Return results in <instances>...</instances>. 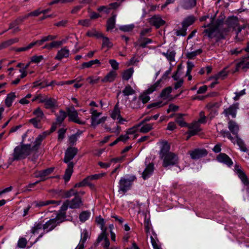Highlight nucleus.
<instances>
[{
  "label": "nucleus",
  "mask_w": 249,
  "mask_h": 249,
  "mask_svg": "<svg viewBox=\"0 0 249 249\" xmlns=\"http://www.w3.org/2000/svg\"><path fill=\"white\" fill-rule=\"evenodd\" d=\"M78 149L77 148L70 147L67 148L65 153V157L63 161L65 163H67V168H66L63 178L65 182L70 180L71 175L73 172L74 163L71 161L75 156L77 154Z\"/></svg>",
  "instance_id": "1"
},
{
  "label": "nucleus",
  "mask_w": 249,
  "mask_h": 249,
  "mask_svg": "<svg viewBox=\"0 0 249 249\" xmlns=\"http://www.w3.org/2000/svg\"><path fill=\"white\" fill-rule=\"evenodd\" d=\"M95 221L97 224L100 226L102 230V232L99 235L97 239V243H99L102 241H104L102 243V246L103 247L104 249H112L111 248H109L110 243L107 237V228L105 226V219L103 218L101 215H99L96 218Z\"/></svg>",
  "instance_id": "2"
},
{
  "label": "nucleus",
  "mask_w": 249,
  "mask_h": 249,
  "mask_svg": "<svg viewBox=\"0 0 249 249\" xmlns=\"http://www.w3.org/2000/svg\"><path fill=\"white\" fill-rule=\"evenodd\" d=\"M32 150L30 144H22L16 146L13 153V158L12 160H18L25 159L31 154Z\"/></svg>",
  "instance_id": "3"
},
{
  "label": "nucleus",
  "mask_w": 249,
  "mask_h": 249,
  "mask_svg": "<svg viewBox=\"0 0 249 249\" xmlns=\"http://www.w3.org/2000/svg\"><path fill=\"white\" fill-rule=\"evenodd\" d=\"M136 179V177L133 175H127L121 178L119 181L118 192L124 194L131 188Z\"/></svg>",
  "instance_id": "4"
},
{
  "label": "nucleus",
  "mask_w": 249,
  "mask_h": 249,
  "mask_svg": "<svg viewBox=\"0 0 249 249\" xmlns=\"http://www.w3.org/2000/svg\"><path fill=\"white\" fill-rule=\"evenodd\" d=\"M161 158L163 159L162 166L165 168L176 165L178 163V156L173 152H170Z\"/></svg>",
  "instance_id": "5"
},
{
  "label": "nucleus",
  "mask_w": 249,
  "mask_h": 249,
  "mask_svg": "<svg viewBox=\"0 0 249 249\" xmlns=\"http://www.w3.org/2000/svg\"><path fill=\"white\" fill-rule=\"evenodd\" d=\"M67 116L69 117V120L70 121L82 125L86 124L85 121H82L79 120L78 116V112L73 107H67Z\"/></svg>",
  "instance_id": "6"
},
{
  "label": "nucleus",
  "mask_w": 249,
  "mask_h": 249,
  "mask_svg": "<svg viewBox=\"0 0 249 249\" xmlns=\"http://www.w3.org/2000/svg\"><path fill=\"white\" fill-rule=\"evenodd\" d=\"M110 117L113 120H116V123L119 124H123L124 122H126V120L121 115V111L119 107L118 102L115 105L113 109L111 111Z\"/></svg>",
  "instance_id": "7"
},
{
  "label": "nucleus",
  "mask_w": 249,
  "mask_h": 249,
  "mask_svg": "<svg viewBox=\"0 0 249 249\" xmlns=\"http://www.w3.org/2000/svg\"><path fill=\"white\" fill-rule=\"evenodd\" d=\"M191 159L197 160L207 155L208 152L205 149H196L194 150L189 151Z\"/></svg>",
  "instance_id": "8"
},
{
  "label": "nucleus",
  "mask_w": 249,
  "mask_h": 249,
  "mask_svg": "<svg viewBox=\"0 0 249 249\" xmlns=\"http://www.w3.org/2000/svg\"><path fill=\"white\" fill-rule=\"evenodd\" d=\"M149 22L156 28H159L165 24V21L161 18L159 15H154L150 18Z\"/></svg>",
  "instance_id": "9"
},
{
  "label": "nucleus",
  "mask_w": 249,
  "mask_h": 249,
  "mask_svg": "<svg viewBox=\"0 0 249 249\" xmlns=\"http://www.w3.org/2000/svg\"><path fill=\"white\" fill-rule=\"evenodd\" d=\"M234 171L237 174L244 184L245 185H248L249 184V181L247 176L242 169L241 166L239 164H235L234 166Z\"/></svg>",
  "instance_id": "10"
},
{
  "label": "nucleus",
  "mask_w": 249,
  "mask_h": 249,
  "mask_svg": "<svg viewBox=\"0 0 249 249\" xmlns=\"http://www.w3.org/2000/svg\"><path fill=\"white\" fill-rule=\"evenodd\" d=\"M216 160L228 167H231L233 165L232 160L225 153H220L218 154L216 157Z\"/></svg>",
  "instance_id": "11"
},
{
  "label": "nucleus",
  "mask_w": 249,
  "mask_h": 249,
  "mask_svg": "<svg viewBox=\"0 0 249 249\" xmlns=\"http://www.w3.org/2000/svg\"><path fill=\"white\" fill-rule=\"evenodd\" d=\"M67 201L69 204V208L72 209H79L83 205L81 198L78 195H76L73 198Z\"/></svg>",
  "instance_id": "12"
},
{
  "label": "nucleus",
  "mask_w": 249,
  "mask_h": 249,
  "mask_svg": "<svg viewBox=\"0 0 249 249\" xmlns=\"http://www.w3.org/2000/svg\"><path fill=\"white\" fill-rule=\"evenodd\" d=\"M227 28L225 29L224 32H227L229 31L230 28L235 29L239 25V21L238 18L235 17L229 18L226 21L225 23Z\"/></svg>",
  "instance_id": "13"
},
{
  "label": "nucleus",
  "mask_w": 249,
  "mask_h": 249,
  "mask_svg": "<svg viewBox=\"0 0 249 249\" xmlns=\"http://www.w3.org/2000/svg\"><path fill=\"white\" fill-rule=\"evenodd\" d=\"M70 54L69 49L67 46L64 47L58 50L54 58L56 60L61 61L63 58L69 57Z\"/></svg>",
  "instance_id": "14"
},
{
  "label": "nucleus",
  "mask_w": 249,
  "mask_h": 249,
  "mask_svg": "<svg viewBox=\"0 0 249 249\" xmlns=\"http://www.w3.org/2000/svg\"><path fill=\"white\" fill-rule=\"evenodd\" d=\"M238 108V104L236 103L230 106L228 108L224 109L223 113L226 117L231 115L232 118H235L237 109Z\"/></svg>",
  "instance_id": "15"
},
{
  "label": "nucleus",
  "mask_w": 249,
  "mask_h": 249,
  "mask_svg": "<svg viewBox=\"0 0 249 249\" xmlns=\"http://www.w3.org/2000/svg\"><path fill=\"white\" fill-rule=\"evenodd\" d=\"M43 231L44 232H48L53 231L57 226V223L54 219H51L43 224Z\"/></svg>",
  "instance_id": "16"
},
{
  "label": "nucleus",
  "mask_w": 249,
  "mask_h": 249,
  "mask_svg": "<svg viewBox=\"0 0 249 249\" xmlns=\"http://www.w3.org/2000/svg\"><path fill=\"white\" fill-rule=\"evenodd\" d=\"M154 169V166L153 163L148 164L142 174V178L145 180L149 178L153 174Z\"/></svg>",
  "instance_id": "17"
},
{
  "label": "nucleus",
  "mask_w": 249,
  "mask_h": 249,
  "mask_svg": "<svg viewBox=\"0 0 249 249\" xmlns=\"http://www.w3.org/2000/svg\"><path fill=\"white\" fill-rule=\"evenodd\" d=\"M47 135V133L46 132H43V133L39 134L36 138L35 142L34 145L32 148L33 150H37L39 146L41 145L42 141L46 138Z\"/></svg>",
  "instance_id": "18"
},
{
  "label": "nucleus",
  "mask_w": 249,
  "mask_h": 249,
  "mask_svg": "<svg viewBox=\"0 0 249 249\" xmlns=\"http://www.w3.org/2000/svg\"><path fill=\"white\" fill-rule=\"evenodd\" d=\"M152 42V40L150 38L140 36L138 39V41L134 43V46L136 47L139 45L140 47L144 48L147 44L151 43Z\"/></svg>",
  "instance_id": "19"
},
{
  "label": "nucleus",
  "mask_w": 249,
  "mask_h": 249,
  "mask_svg": "<svg viewBox=\"0 0 249 249\" xmlns=\"http://www.w3.org/2000/svg\"><path fill=\"white\" fill-rule=\"evenodd\" d=\"M117 72L114 71H110L104 78L101 79L103 83H110L114 81L117 77Z\"/></svg>",
  "instance_id": "20"
},
{
  "label": "nucleus",
  "mask_w": 249,
  "mask_h": 249,
  "mask_svg": "<svg viewBox=\"0 0 249 249\" xmlns=\"http://www.w3.org/2000/svg\"><path fill=\"white\" fill-rule=\"evenodd\" d=\"M196 0H181V5L184 9H190L196 6Z\"/></svg>",
  "instance_id": "21"
},
{
  "label": "nucleus",
  "mask_w": 249,
  "mask_h": 249,
  "mask_svg": "<svg viewBox=\"0 0 249 249\" xmlns=\"http://www.w3.org/2000/svg\"><path fill=\"white\" fill-rule=\"evenodd\" d=\"M44 103V107L46 109L53 108L57 106L56 100L52 98H48L47 97Z\"/></svg>",
  "instance_id": "22"
},
{
  "label": "nucleus",
  "mask_w": 249,
  "mask_h": 249,
  "mask_svg": "<svg viewBox=\"0 0 249 249\" xmlns=\"http://www.w3.org/2000/svg\"><path fill=\"white\" fill-rule=\"evenodd\" d=\"M228 128L233 135H235V136L238 135L239 127L236 122L232 120H230L228 123Z\"/></svg>",
  "instance_id": "23"
},
{
  "label": "nucleus",
  "mask_w": 249,
  "mask_h": 249,
  "mask_svg": "<svg viewBox=\"0 0 249 249\" xmlns=\"http://www.w3.org/2000/svg\"><path fill=\"white\" fill-rule=\"evenodd\" d=\"M53 168H49L43 170L37 171L35 173L36 178H44L51 174L53 171Z\"/></svg>",
  "instance_id": "24"
},
{
  "label": "nucleus",
  "mask_w": 249,
  "mask_h": 249,
  "mask_svg": "<svg viewBox=\"0 0 249 249\" xmlns=\"http://www.w3.org/2000/svg\"><path fill=\"white\" fill-rule=\"evenodd\" d=\"M116 15L112 14V16L109 18L107 22V31H109L114 28L116 22Z\"/></svg>",
  "instance_id": "25"
},
{
  "label": "nucleus",
  "mask_w": 249,
  "mask_h": 249,
  "mask_svg": "<svg viewBox=\"0 0 249 249\" xmlns=\"http://www.w3.org/2000/svg\"><path fill=\"white\" fill-rule=\"evenodd\" d=\"M141 125L140 123L134 125L128 129L126 131V133L128 136L130 135H134L133 139H136L139 136V134H136V132L139 130V128Z\"/></svg>",
  "instance_id": "26"
},
{
  "label": "nucleus",
  "mask_w": 249,
  "mask_h": 249,
  "mask_svg": "<svg viewBox=\"0 0 249 249\" xmlns=\"http://www.w3.org/2000/svg\"><path fill=\"white\" fill-rule=\"evenodd\" d=\"M203 33L205 34L204 36H207L209 39H212L216 36L217 30L215 28H209L205 29Z\"/></svg>",
  "instance_id": "27"
},
{
  "label": "nucleus",
  "mask_w": 249,
  "mask_h": 249,
  "mask_svg": "<svg viewBox=\"0 0 249 249\" xmlns=\"http://www.w3.org/2000/svg\"><path fill=\"white\" fill-rule=\"evenodd\" d=\"M170 145L167 142H164L162 143V146L160 152V157L161 158L164 155L169 154L170 152Z\"/></svg>",
  "instance_id": "28"
},
{
  "label": "nucleus",
  "mask_w": 249,
  "mask_h": 249,
  "mask_svg": "<svg viewBox=\"0 0 249 249\" xmlns=\"http://www.w3.org/2000/svg\"><path fill=\"white\" fill-rule=\"evenodd\" d=\"M97 117H91V126L95 128L97 125L104 123L107 120L106 117H103L98 119Z\"/></svg>",
  "instance_id": "29"
},
{
  "label": "nucleus",
  "mask_w": 249,
  "mask_h": 249,
  "mask_svg": "<svg viewBox=\"0 0 249 249\" xmlns=\"http://www.w3.org/2000/svg\"><path fill=\"white\" fill-rule=\"evenodd\" d=\"M162 81V79H160L155 83L151 85L145 91L147 94H151L154 91H156L159 88L161 87L160 83Z\"/></svg>",
  "instance_id": "30"
},
{
  "label": "nucleus",
  "mask_w": 249,
  "mask_h": 249,
  "mask_svg": "<svg viewBox=\"0 0 249 249\" xmlns=\"http://www.w3.org/2000/svg\"><path fill=\"white\" fill-rule=\"evenodd\" d=\"M234 139L235 144L236 143L239 146L240 150L243 152H247L248 148L246 147L243 141L239 137L238 135H236Z\"/></svg>",
  "instance_id": "31"
},
{
  "label": "nucleus",
  "mask_w": 249,
  "mask_h": 249,
  "mask_svg": "<svg viewBox=\"0 0 249 249\" xmlns=\"http://www.w3.org/2000/svg\"><path fill=\"white\" fill-rule=\"evenodd\" d=\"M18 39L17 38L10 39L0 43V50H2L7 47L15 43L18 42Z\"/></svg>",
  "instance_id": "32"
},
{
  "label": "nucleus",
  "mask_w": 249,
  "mask_h": 249,
  "mask_svg": "<svg viewBox=\"0 0 249 249\" xmlns=\"http://www.w3.org/2000/svg\"><path fill=\"white\" fill-rule=\"evenodd\" d=\"M134 72L133 68H130L124 70L122 73V79L124 80L128 81L132 76Z\"/></svg>",
  "instance_id": "33"
},
{
  "label": "nucleus",
  "mask_w": 249,
  "mask_h": 249,
  "mask_svg": "<svg viewBox=\"0 0 249 249\" xmlns=\"http://www.w3.org/2000/svg\"><path fill=\"white\" fill-rule=\"evenodd\" d=\"M55 116L56 117V123L60 124L63 122L65 118L67 117V113L63 110L61 109L59 110V114L58 115L56 114Z\"/></svg>",
  "instance_id": "34"
},
{
  "label": "nucleus",
  "mask_w": 249,
  "mask_h": 249,
  "mask_svg": "<svg viewBox=\"0 0 249 249\" xmlns=\"http://www.w3.org/2000/svg\"><path fill=\"white\" fill-rule=\"evenodd\" d=\"M217 132L224 138L227 137L230 139L231 142L235 144V139L232 137L231 134V133L226 130H219L218 127H217Z\"/></svg>",
  "instance_id": "35"
},
{
  "label": "nucleus",
  "mask_w": 249,
  "mask_h": 249,
  "mask_svg": "<svg viewBox=\"0 0 249 249\" xmlns=\"http://www.w3.org/2000/svg\"><path fill=\"white\" fill-rule=\"evenodd\" d=\"M196 20V18L193 16H190L186 18L182 22V27H185L186 28L193 24Z\"/></svg>",
  "instance_id": "36"
},
{
  "label": "nucleus",
  "mask_w": 249,
  "mask_h": 249,
  "mask_svg": "<svg viewBox=\"0 0 249 249\" xmlns=\"http://www.w3.org/2000/svg\"><path fill=\"white\" fill-rule=\"evenodd\" d=\"M153 124H142L139 131L142 133H146L153 129Z\"/></svg>",
  "instance_id": "37"
},
{
  "label": "nucleus",
  "mask_w": 249,
  "mask_h": 249,
  "mask_svg": "<svg viewBox=\"0 0 249 249\" xmlns=\"http://www.w3.org/2000/svg\"><path fill=\"white\" fill-rule=\"evenodd\" d=\"M16 94L15 92H11L8 94L5 100L6 106L7 107H11L13 101L16 98Z\"/></svg>",
  "instance_id": "38"
},
{
  "label": "nucleus",
  "mask_w": 249,
  "mask_h": 249,
  "mask_svg": "<svg viewBox=\"0 0 249 249\" xmlns=\"http://www.w3.org/2000/svg\"><path fill=\"white\" fill-rule=\"evenodd\" d=\"M43 224L41 222H36L35 223L34 226L31 230L32 233L35 234L38 233V231L43 229Z\"/></svg>",
  "instance_id": "39"
},
{
  "label": "nucleus",
  "mask_w": 249,
  "mask_h": 249,
  "mask_svg": "<svg viewBox=\"0 0 249 249\" xmlns=\"http://www.w3.org/2000/svg\"><path fill=\"white\" fill-rule=\"evenodd\" d=\"M162 54L165 56L170 62L175 61V57L176 54L175 51L168 50L166 53H162Z\"/></svg>",
  "instance_id": "40"
},
{
  "label": "nucleus",
  "mask_w": 249,
  "mask_h": 249,
  "mask_svg": "<svg viewBox=\"0 0 249 249\" xmlns=\"http://www.w3.org/2000/svg\"><path fill=\"white\" fill-rule=\"evenodd\" d=\"M172 91V88L171 87H168L162 90L160 94V97L163 99H167L169 97Z\"/></svg>",
  "instance_id": "41"
},
{
  "label": "nucleus",
  "mask_w": 249,
  "mask_h": 249,
  "mask_svg": "<svg viewBox=\"0 0 249 249\" xmlns=\"http://www.w3.org/2000/svg\"><path fill=\"white\" fill-rule=\"evenodd\" d=\"M53 83V81H52L50 83H47V82L45 80L42 82H40V81H36L33 83V88H36L37 87H40V89H42L46 87L50 86Z\"/></svg>",
  "instance_id": "42"
},
{
  "label": "nucleus",
  "mask_w": 249,
  "mask_h": 249,
  "mask_svg": "<svg viewBox=\"0 0 249 249\" xmlns=\"http://www.w3.org/2000/svg\"><path fill=\"white\" fill-rule=\"evenodd\" d=\"M86 35L89 37H96L98 38L103 37V34L97 31L95 29L88 31L86 33Z\"/></svg>",
  "instance_id": "43"
},
{
  "label": "nucleus",
  "mask_w": 249,
  "mask_h": 249,
  "mask_svg": "<svg viewBox=\"0 0 249 249\" xmlns=\"http://www.w3.org/2000/svg\"><path fill=\"white\" fill-rule=\"evenodd\" d=\"M122 92L124 96H128L134 94L135 93V91L129 85H127L125 87Z\"/></svg>",
  "instance_id": "44"
},
{
  "label": "nucleus",
  "mask_w": 249,
  "mask_h": 249,
  "mask_svg": "<svg viewBox=\"0 0 249 249\" xmlns=\"http://www.w3.org/2000/svg\"><path fill=\"white\" fill-rule=\"evenodd\" d=\"M66 214L65 213H62L59 212L56 215L55 218H53L57 223V225H59L60 223L63 222L66 220Z\"/></svg>",
  "instance_id": "45"
},
{
  "label": "nucleus",
  "mask_w": 249,
  "mask_h": 249,
  "mask_svg": "<svg viewBox=\"0 0 249 249\" xmlns=\"http://www.w3.org/2000/svg\"><path fill=\"white\" fill-rule=\"evenodd\" d=\"M90 212L89 211H84L82 212L79 215V219L81 222H84L87 220L90 217Z\"/></svg>",
  "instance_id": "46"
},
{
  "label": "nucleus",
  "mask_w": 249,
  "mask_h": 249,
  "mask_svg": "<svg viewBox=\"0 0 249 249\" xmlns=\"http://www.w3.org/2000/svg\"><path fill=\"white\" fill-rule=\"evenodd\" d=\"M95 64L100 65V60L98 59H95V60H90L89 62H84L82 63L81 66H82V69L89 68Z\"/></svg>",
  "instance_id": "47"
},
{
  "label": "nucleus",
  "mask_w": 249,
  "mask_h": 249,
  "mask_svg": "<svg viewBox=\"0 0 249 249\" xmlns=\"http://www.w3.org/2000/svg\"><path fill=\"white\" fill-rule=\"evenodd\" d=\"M183 115L184 114H183L178 113L177 115V116L176 119V122L181 127H185L188 126L187 124L184 121L183 119Z\"/></svg>",
  "instance_id": "48"
},
{
  "label": "nucleus",
  "mask_w": 249,
  "mask_h": 249,
  "mask_svg": "<svg viewBox=\"0 0 249 249\" xmlns=\"http://www.w3.org/2000/svg\"><path fill=\"white\" fill-rule=\"evenodd\" d=\"M141 103L140 99L135 97L133 98L130 103V107L133 108H139L141 107Z\"/></svg>",
  "instance_id": "49"
},
{
  "label": "nucleus",
  "mask_w": 249,
  "mask_h": 249,
  "mask_svg": "<svg viewBox=\"0 0 249 249\" xmlns=\"http://www.w3.org/2000/svg\"><path fill=\"white\" fill-rule=\"evenodd\" d=\"M33 114L36 116L35 118L38 119L42 120L44 117V114L40 107H37L35 109Z\"/></svg>",
  "instance_id": "50"
},
{
  "label": "nucleus",
  "mask_w": 249,
  "mask_h": 249,
  "mask_svg": "<svg viewBox=\"0 0 249 249\" xmlns=\"http://www.w3.org/2000/svg\"><path fill=\"white\" fill-rule=\"evenodd\" d=\"M89 237V235L88 231L86 229H84L81 234V240L80 243L85 244L86 240Z\"/></svg>",
  "instance_id": "51"
},
{
  "label": "nucleus",
  "mask_w": 249,
  "mask_h": 249,
  "mask_svg": "<svg viewBox=\"0 0 249 249\" xmlns=\"http://www.w3.org/2000/svg\"><path fill=\"white\" fill-rule=\"evenodd\" d=\"M134 28V25L133 24L122 25L119 27L121 31L124 32H130Z\"/></svg>",
  "instance_id": "52"
},
{
  "label": "nucleus",
  "mask_w": 249,
  "mask_h": 249,
  "mask_svg": "<svg viewBox=\"0 0 249 249\" xmlns=\"http://www.w3.org/2000/svg\"><path fill=\"white\" fill-rule=\"evenodd\" d=\"M227 72L225 71H222L219 72L215 76L211 77L210 78V79H212L213 78H214L216 80L218 79L221 78L222 79H224L227 75Z\"/></svg>",
  "instance_id": "53"
},
{
  "label": "nucleus",
  "mask_w": 249,
  "mask_h": 249,
  "mask_svg": "<svg viewBox=\"0 0 249 249\" xmlns=\"http://www.w3.org/2000/svg\"><path fill=\"white\" fill-rule=\"evenodd\" d=\"M87 80L91 85L97 84L100 80L99 76H89L87 78Z\"/></svg>",
  "instance_id": "54"
},
{
  "label": "nucleus",
  "mask_w": 249,
  "mask_h": 249,
  "mask_svg": "<svg viewBox=\"0 0 249 249\" xmlns=\"http://www.w3.org/2000/svg\"><path fill=\"white\" fill-rule=\"evenodd\" d=\"M159 116H160V114L158 113V114H155V115H154L153 116H147V117H145L140 123L141 124V125H142V124H145L146 122H148V121H150L152 119H154L155 120H156L158 118Z\"/></svg>",
  "instance_id": "55"
},
{
  "label": "nucleus",
  "mask_w": 249,
  "mask_h": 249,
  "mask_svg": "<svg viewBox=\"0 0 249 249\" xmlns=\"http://www.w3.org/2000/svg\"><path fill=\"white\" fill-rule=\"evenodd\" d=\"M76 195H78V192L75 191L73 188L71 189L69 191H65V198H69L72 196H75Z\"/></svg>",
  "instance_id": "56"
},
{
  "label": "nucleus",
  "mask_w": 249,
  "mask_h": 249,
  "mask_svg": "<svg viewBox=\"0 0 249 249\" xmlns=\"http://www.w3.org/2000/svg\"><path fill=\"white\" fill-rule=\"evenodd\" d=\"M151 243L154 249H161L160 246L158 244V240L155 237V238L152 236L150 237Z\"/></svg>",
  "instance_id": "57"
},
{
  "label": "nucleus",
  "mask_w": 249,
  "mask_h": 249,
  "mask_svg": "<svg viewBox=\"0 0 249 249\" xmlns=\"http://www.w3.org/2000/svg\"><path fill=\"white\" fill-rule=\"evenodd\" d=\"M27 243V240L25 238H20L18 242V246L21 249L25 248L26 247Z\"/></svg>",
  "instance_id": "58"
},
{
  "label": "nucleus",
  "mask_w": 249,
  "mask_h": 249,
  "mask_svg": "<svg viewBox=\"0 0 249 249\" xmlns=\"http://www.w3.org/2000/svg\"><path fill=\"white\" fill-rule=\"evenodd\" d=\"M78 24L84 27H89L91 24L90 20L88 19L79 20Z\"/></svg>",
  "instance_id": "59"
},
{
  "label": "nucleus",
  "mask_w": 249,
  "mask_h": 249,
  "mask_svg": "<svg viewBox=\"0 0 249 249\" xmlns=\"http://www.w3.org/2000/svg\"><path fill=\"white\" fill-rule=\"evenodd\" d=\"M103 38V47H107V48H111L112 46V44L109 41V38L107 37H102Z\"/></svg>",
  "instance_id": "60"
},
{
  "label": "nucleus",
  "mask_w": 249,
  "mask_h": 249,
  "mask_svg": "<svg viewBox=\"0 0 249 249\" xmlns=\"http://www.w3.org/2000/svg\"><path fill=\"white\" fill-rule=\"evenodd\" d=\"M41 120L37 119L36 118H34L29 120V122L31 123L34 127L37 128H39L40 127L39 123L40 122Z\"/></svg>",
  "instance_id": "61"
},
{
  "label": "nucleus",
  "mask_w": 249,
  "mask_h": 249,
  "mask_svg": "<svg viewBox=\"0 0 249 249\" xmlns=\"http://www.w3.org/2000/svg\"><path fill=\"white\" fill-rule=\"evenodd\" d=\"M81 132L79 133L77 132L75 134L71 135L69 137V139L70 143L73 144L77 141V137L81 134Z\"/></svg>",
  "instance_id": "62"
},
{
  "label": "nucleus",
  "mask_w": 249,
  "mask_h": 249,
  "mask_svg": "<svg viewBox=\"0 0 249 249\" xmlns=\"http://www.w3.org/2000/svg\"><path fill=\"white\" fill-rule=\"evenodd\" d=\"M109 63L113 70V71H115L119 69V63L115 59H110Z\"/></svg>",
  "instance_id": "63"
},
{
  "label": "nucleus",
  "mask_w": 249,
  "mask_h": 249,
  "mask_svg": "<svg viewBox=\"0 0 249 249\" xmlns=\"http://www.w3.org/2000/svg\"><path fill=\"white\" fill-rule=\"evenodd\" d=\"M68 20L63 19L54 24V25L58 27H65L67 26Z\"/></svg>",
  "instance_id": "64"
}]
</instances>
